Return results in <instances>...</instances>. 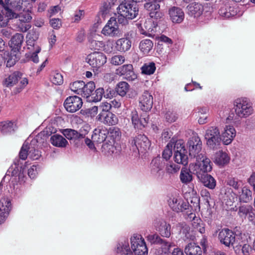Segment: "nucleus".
<instances>
[{
    "label": "nucleus",
    "mask_w": 255,
    "mask_h": 255,
    "mask_svg": "<svg viewBox=\"0 0 255 255\" xmlns=\"http://www.w3.org/2000/svg\"><path fill=\"white\" fill-rule=\"evenodd\" d=\"M18 58L16 56V54L12 55L11 53L9 56H8V58L6 61V66L11 67L13 66L16 61H18Z\"/></svg>",
    "instance_id": "64"
},
{
    "label": "nucleus",
    "mask_w": 255,
    "mask_h": 255,
    "mask_svg": "<svg viewBox=\"0 0 255 255\" xmlns=\"http://www.w3.org/2000/svg\"><path fill=\"white\" fill-rule=\"evenodd\" d=\"M161 0H149L144 5V8L149 11L151 18L156 19L161 18L163 16V13L160 10Z\"/></svg>",
    "instance_id": "10"
},
{
    "label": "nucleus",
    "mask_w": 255,
    "mask_h": 255,
    "mask_svg": "<svg viewBox=\"0 0 255 255\" xmlns=\"http://www.w3.org/2000/svg\"><path fill=\"white\" fill-rule=\"evenodd\" d=\"M19 156L22 160H25L27 156H29V144L27 143H23L19 151Z\"/></svg>",
    "instance_id": "54"
},
{
    "label": "nucleus",
    "mask_w": 255,
    "mask_h": 255,
    "mask_svg": "<svg viewBox=\"0 0 255 255\" xmlns=\"http://www.w3.org/2000/svg\"><path fill=\"white\" fill-rule=\"evenodd\" d=\"M206 144L213 149H218L221 143V135L217 127H210L206 130L204 135Z\"/></svg>",
    "instance_id": "6"
},
{
    "label": "nucleus",
    "mask_w": 255,
    "mask_h": 255,
    "mask_svg": "<svg viewBox=\"0 0 255 255\" xmlns=\"http://www.w3.org/2000/svg\"><path fill=\"white\" fill-rule=\"evenodd\" d=\"M241 183V181H238L237 179L235 178H229L227 182V183L229 186H232L233 188L236 190L239 188Z\"/></svg>",
    "instance_id": "63"
},
{
    "label": "nucleus",
    "mask_w": 255,
    "mask_h": 255,
    "mask_svg": "<svg viewBox=\"0 0 255 255\" xmlns=\"http://www.w3.org/2000/svg\"><path fill=\"white\" fill-rule=\"evenodd\" d=\"M149 170L151 175L157 180H162L165 174L164 164L160 156L153 158L149 164Z\"/></svg>",
    "instance_id": "7"
},
{
    "label": "nucleus",
    "mask_w": 255,
    "mask_h": 255,
    "mask_svg": "<svg viewBox=\"0 0 255 255\" xmlns=\"http://www.w3.org/2000/svg\"><path fill=\"white\" fill-rule=\"evenodd\" d=\"M185 252L188 255H202L201 248L195 243L189 244L185 249Z\"/></svg>",
    "instance_id": "40"
},
{
    "label": "nucleus",
    "mask_w": 255,
    "mask_h": 255,
    "mask_svg": "<svg viewBox=\"0 0 255 255\" xmlns=\"http://www.w3.org/2000/svg\"><path fill=\"white\" fill-rule=\"evenodd\" d=\"M181 152H174V160L178 164L186 165L188 164V155L187 150H181Z\"/></svg>",
    "instance_id": "35"
},
{
    "label": "nucleus",
    "mask_w": 255,
    "mask_h": 255,
    "mask_svg": "<svg viewBox=\"0 0 255 255\" xmlns=\"http://www.w3.org/2000/svg\"><path fill=\"white\" fill-rule=\"evenodd\" d=\"M198 179L203 185L209 189H213L215 188L216 182L215 179L208 173L206 174H198L197 175Z\"/></svg>",
    "instance_id": "29"
},
{
    "label": "nucleus",
    "mask_w": 255,
    "mask_h": 255,
    "mask_svg": "<svg viewBox=\"0 0 255 255\" xmlns=\"http://www.w3.org/2000/svg\"><path fill=\"white\" fill-rule=\"evenodd\" d=\"M110 61L113 65H120L125 61V58L123 55H117L113 56Z\"/></svg>",
    "instance_id": "58"
},
{
    "label": "nucleus",
    "mask_w": 255,
    "mask_h": 255,
    "mask_svg": "<svg viewBox=\"0 0 255 255\" xmlns=\"http://www.w3.org/2000/svg\"><path fill=\"white\" fill-rule=\"evenodd\" d=\"M108 131L109 132L108 134L109 135L108 138H110V140H108V141L116 142L117 141L120 140L121 136V132L118 128H110Z\"/></svg>",
    "instance_id": "43"
},
{
    "label": "nucleus",
    "mask_w": 255,
    "mask_h": 255,
    "mask_svg": "<svg viewBox=\"0 0 255 255\" xmlns=\"http://www.w3.org/2000/svg\"><path fill=\"white\" fill-rule=\"evenodd\" d=\"M159 245L161 246L160 249L162 253L165 255H168L170 253L171 248L174 246L172 243L166 242L164 240H163L162 243Z\"/></svg>",
    "instance_id": "53"
},
{
    "label": "nucleus",
    "mask_w": 255,
    "mask_h": 255,
    "mask_svg": "<svg viewBox=\"0 0 255 255\" xmlns=\"http://www.w3.org/2000/svg\"><path fill=\"white\" fill-rule=\"evenodd\" d=\"M51 144L58 147H65L68 144V141L62 135L58 134H55L50 137Z\"/></svg>",
    "instance_id": "32"
},
{
    "label": "nucleus",
    "mask_w": 255,
    "mask_h": 255,
    "mask_svg": "<svg viewBox=\"0 0 255 255\" xmlns=\"http://www.w3.org/2000/svg\"><path fill=\"white\" fill-rule=\"evenodd\" d=\"M239 197L240 202L248 203L252 199V192L245 186L242 188L241 192H239Z\"/></svg>",
    "instance_id": "41"
},
{
    "label": "nucleus",
    "mask_w": 255,
    "mask_h": 255,
    "mask_svg": "<svg viewBox=\"0 0 255 255\" xmlns=\"http://www.w3.org/2000/svg\"><path fill=\"white\" fill-rule=\"evenodd\" d=\"M45 132H40L35 138L32 139L29 144V157L33 159H38L41 156L40 152L37 149V147L34 146L35 144L39 141V138L44 136Z\"/></svg>",
    "instance_id": "20"
},
{
    "label": "nucleus",
    "mask_w": 255,
    "mask_h": 255,
    "mask_svg": "<svg viewBox=\"0 0 255 255\" xmlns=\"http://www.w3.org/2000/svg\"><path fill=\"white\" fill-rule=\"evenodd\" d=\"M117 252L120 255H132L128 242L127 241L119 243L117 248Z\"/></svg>",
    "instance_id": "37"
},
{
    "label": "nucleus",
    "mask_w": 255,
    "mask_h": 255,
    "mask_svg": "<svg viewBox=\"0 0 255 255\" xmlns=\"http://www.w3.org/2000/svg\"><path fill=\"white\" fill-rule=\"evenodd\" d=\"M11 170L12 176L15 177H18V180L20 182H24L25 177L24 175V169L22 168L21 166H16L15 165V167H12Z\"/></svg>",
    "instance_id": "44"
},
{
    "label": "nucleus",
    "mask_w": 255,
    "mask_h": 255,
    "mask_svg": "<svg viewBox=\"0 0 255 255\" xmlns=\"http://www.w3.org/2000/svg\"><path fill=\"white\" fill-rule=\"evenodd\" d=\"M133 150L136 149L139 152H144L149 149L150 142L144 134H138L129 140Z\"/></svg>",
    "instance_id": "9"
},
{
    "label": "nucleus",
    "mask_w": 255,
    "mask_h": 255,
    "mask_svg": "<svg viewBox=\"0 0 255 255\" xmlns=\"http://www.w3.org/2000/svg\"><path fill=\"white\" fill-rule=\"evenodd\" d=\"M95 89V85L94 82L91 81L86 84L85 83V86L83 88L82 91L81 93V96L86 98L87 99V101H88L92 93Z\"/></svg>",
    "instance_id": "39"
},
{
    "label": "nucleus",
    "mask_w": 255,
    "mask_h": 255,
    "mask_svg": "<svg viewBox=\"0 0 255 255\" xmlns=\"http://www.w3.org/2000/svg\"><path fill=\"white\" fill-rule=\"evenodd\" d=\"M156 69L153 62L145 63L141 67L142 73L146 75L152 74Z\"/></svg>",
    "instance_id": "50"
},
{
    "label": "nucleus",
    "mask_w": 255,
    "mask_h": 255,
    "mask_svg": "<svg viewBox=\"0 0 255 255\" xmlns=\"http://www.w3.org/2000/svg\"><path fill=\"white\" fill-rule=\"evenodd\" d=\"M63 133L68 139L79 138L82 137V135L79 133L77 131L72 129L67 128L64 129Z\"/></svg>",
    "instance_id": "49"
},
{
    "label": "nucleus",
    "mask_w": 255,
    "mask_h": 255,
    "mask_svg": "<svg viewBox=\"0 0 255 255\" xmlns=\"http://www.w3.org/2000/svg\"><path fill=\"white\" fill-rule=\"evenodd\" d=\"M129 84L125 81H121L118 83L116 87V91L118 95L122 97L126 95L129 89Z\"/></svg>",
    "instance_id": "46"
},
{
    "label": "nucleus",
    "mask_w": 255,
    "mask_h": 255,
    "mask_svg": "<svg viewBox=\"0 0 255 255\" xmlns=\"http://www.w3.org/2000/svg\"><path fill=\"white\" fill-rule=\"evenodd\" d=\"M234 108L236 115L231 113L227 118L228 120L235 121L238 117L246 118L253 113L252 104L246 98H238L234 102Z\"/></svg>",
    "instance_id": "3"
},
{
    "label": "nucleus",
    "mask_w": 255,
    "mask_h": 255,
    "mask_svg": "<svg viewBox=\"0 0 255 255\" xmlns=\"http://www.w3.org/2000/svg\"><path fill=\"white\" fill-rule=\"evenodd\" d=\"M11 209V204L9 200L5 198L0 199V224L5 220Z\"/></svg>",
    "instance_id": "21"
},
{
    "label": "nucleus",
    "mask_w": 255,
    "mask_h": 255,
    "mask_svg": "<svg viewBox=\"0 0 255 255\" xmlns=\"http://www.w3.org/2000/svg\"><path fill=\"white\" fill-rule=\"evenodd\" d=\"M157 24L151 19H146L140 23L139 28L142 34L152 36L156 31Z\"/></svg>",
    "instance_id": "17"
},
{
    "label": "nucleus",
    "mask_w": 255,
    "mask_h": 255,
    "mask_svg": "<svg viewBox=\"0 0 255 255\" xmlns=\"http://www.w3.org/2000/svg\"><path fill=\"white\" fill-rule=\"evenodd\" d=\"M119 14L118 23L122 25L128 23V20L133 19L138 14V7L137 3L130 0H121L117 7Z\"/></svg>",
    "instance_id": "2"
},
{
    "label": "nucleus",
    "mask_w": 255,
    "mask_h": 255,
    "mask_svg": "<svg viewBox=\"0 0 255 255\" xmlns=\"http://www.w3.org/2000/svg\"><path fill=\"white\" fill-rule=\"evenodd\" d=\"M85 82L83 81H77L70 84V88L76 94L81 95L83 88L85 86Z\"/></svg>",
    "instance_id": "48"
},
{
    "label": "nucleus",
    "mask_w": 255,
    "mask_h": 255,
    "mask_svg": "<svg viewBox=\"0 0 255 255\" xmlns=\"http://www.w3.org/2000/svg\"><path fill=\"white\" fill-rule=\"evenodd\" d=\"M109 132L108 130L105 127H98L93 131L92 135V140L97 143L107 141L106 138L108 137Z\"/></svg>",
    "instance_id": "22"
},
{
    "label": "nucleus",
    "mask_w": 255,
    "mask_h": 255,
    "mask_svg": "<svg viewBox=\"0 0 255 255\" xmlns=\"http://www.w3.org/2000/svg\"><path fill=\"white\" fill-rule=\"evenodd\" d=\"M236 234L229 229H223L218 234V239L222 244L226 247L233 246L236 241Z\"/></svg>",
    "instance_id": "14"
},
{
    "label": "nucleus",
    "mask_w": 255,
    "mask_h": 255,
    "mask_svg": "<svg viewBox=\"0 0 255 255\" xmlns=\"http://www.w3.org/2000/svg\"><path fill=\"white\" fill-rule=\"evenodd\" d=\"M251 210H253L251 206L244 205L239 207L238 214L240 217L246 218Z\"/></svg>",
    "instance_id": "51"
},
{
    "label": "nucleus",
    "mask_w": 255,
    "mask_h": 255,
    "mask_svg": "<svg viewBox=\"0 0 255 255\" xmlns=\"http://www.w3.org/2000/svg\"><path fill=\"white\" fill-rule=\"evenodd\" d=\"M236 135V131L232 126H226L221 135V140L225 145L230 144Z\"/></svg>",
    "instance_id": "23"
},
{
    "label": "nucleus",
    "mask_w": 255,
    "mask_h": 255,
    "mask_svg": "<svg viewBox=\"0 0 255 255\" xmlns=\"http://www.w3.org/2000/svg\"><path fill=\"white\" fill-rule=\"evenodd\" d=\"M97 119L101 123L108 125H115L118 121L117 116L112 112L99 114Z\"/></svg>",
    "instance_id": "26"
},
{
    "label": "nucleus",
    "mask_w": 255,
    "mask_h": 255,
    "mask_svg": "<svg viewBox=\"0 0 255 255\" xmlns=\"http://www.w3.org/2000/svg\"><path fill=\"white\" fill-rule=\"evenodd\" d=\"M191 172L192 171L190 167L189 169L185 167L181 169L179 177L182 183L187 184L192 181L193 176L191 174Z\"/></svg>",
    "instance_id": "36"
},
{
    "label": "nucleus",
    "mask_w": 255,
    "mask_h": 255,
    "mask_svg": "<svg viewBox=\"0 0 255 255\" xmlns=\"http://www.w3.org/2000/svg\"><path fill=\"white\" fill-rule=\"evenodd\" d=\"M23 73L19 71H15L10 74L5 75L2 81V85L4 87L10 88L17 85V87L13 90L14 94L19 93L28 83V80L23 77Z\"/></svg>",
    "instance_id": "4"
},
{
    "label": "nucleus",
    "mask_w": 255,
    "mask_h": 255,
    "mask_svg": "<svg viewBox=\"0 0 255 255\" xmlns=\"http://www.w3.org/2000/svg\"><path fill=\"white\" fill-rule=\"evenodd\" d=\"M172 144L168 143L162 152V157L166 160L170 159L172 154Z\"/></svg>",
    "instance_id": "57"
},
{
    "label": "nucleus",
    "mask_w": 255,
    "mask_h": 255,
    "mask_svg": "<svg viewBox=\"0 0 255 255\" xmlns=\"http://www.w3.org/2000/svg\"><path fill=\"white\" fill-rule=\"evenodd\" d=\"M153 105V97L147 91H145L139 98V106L140 109L147 112L152 108Z\"/></svg>",
    "instance_id": "19"
},
{
    "label": "nucleus",
    "mask_w": 255,
    "mask_h": 255,
    "mask_svg": "<svg viewBox=\"0 0 255 255\" xmlns=\"http://www.w3.org/2000/svg\"><path fill=\"white\" fill-rule=\"evenodd\" d=\"M26 2L23 0H18L17 2L12 3V8L13 11L7 8L6 16L9 18L18 19L20 23L18 24L19 30L24 32L27 31L31 27L29 24L32 19L31 7H26Z\"/></svg>",
    "instance_id": "1"
},
{
    "label": "nucleus",
    "mask_w": 255,
    "mask_h": 255,
    "mask_svg": "<svg viewBox=\"0 0 255 255\" xmlns=\"http://www.w3.org/2000/svg\"><path fill=\"white\" fill-rule=\"evenodd\" d=\"M82 99L77 96L68 97L64 103L65 109L70 113L76 112L82 107Z\"/></svg>",
    "instance_id": "15"
},
{
    "label": "nucleus",
    "mask_w": 255,
    "mask_h": 255,
    "mask_svg": "<svg viewBox=\"0 0 255 255\" xmlns=\"http://www.w3.org/2000/svg\"><path fill=\"white\" fill-rule=\"evenodd\" d=\"M230 157L227 153L223 151H219L215 156V162L220 165H223L229 162Z\"/></svg>",
    "instance_id": "38"
},
{
    "label": "nucleus",
    "mask_w": 255,
    "mask_h": 255,
    "mask_svg": "<svg viewBox=\"0 0 255 255\" xmlns=\"http://www.w3.org/2000/svg\"><path fill=\"white\" fill-rule=\"evenodd\" d=\"M131 46L130 40L126 38H120L116 42V48L121 52H125L129 50Z\"/></svg>",
    "instance_id": "31"
},
{
    "label": "nucleus",
    "mask_w": 255,
    "mask_h": 255,
    "mask_svg": "<svg viewBox=\"0 0 255 255\" xmlns=\"http://www.w3.org/2000/svg\"><path fill=\"white\" fill-rule=\"evenodd\" d=\"M165 118L169 123L174 122L177 119V114L172 111H168L165 114Z\"/></svg>",
    "instance_id": "62"
},
{
    "label": "nucleus",
    "mask_w": 255,
    "mask_h": 255,
    "mask_svg": "<svg viewBox=\"0 0 255 255\" xmlns=\"http://www.w3.org/2000/svg\"><path fill=\"white\" fill-rule=\"evenodd\" d=\"M188 14L194 17H199L203 13V6L198 2H193L187 6Z\"/></svg>",
    "instance_id": "28"
},
{
    "label": "nucleus",
    "mask_w": 255,
    "mask_h": 255,
    "mask_svg": "<svg viewBox=\"0 0 255 255\" xmlns=\"http://www.w3.org/2000/svg\"><path fill=\"white\" fill-rule=\"evenodd\" d=\"M116 74L122 76L129 81H132L136 79L137 76L133 71V66L131 64H125L116 70Z\"/></svg>",
    "instance_id": "16"
},
{
    "label": "nucleus",
    "mask_w": 255,
    "mask_h": 255,
    "mask_svg": "<svg viewBox=\"0 0 255 255\" xmlns=\"http://www.w3.org/2000/svg\"><path fill=\"white\" fill-rule=\"evenodd\" d=\"M154 226L160 235L163 237L169 238L171 235V225L163 220L157 221Z\"/></svg>",
    "instance_id": "25"
},
{
    "label": "nucleus",
    "mask_w": 255,
    "mask_h": 255,
    "mask_svg": "<svg viewBox=\"0 0 255 255\" xmlns=\"http://www.w3.org/2000/svg\"><path fill=\"white\" fill-rule=\"evenodd\" d=\"M131 252L135 255H147L148 250L144 239L140 235L131 238Z\"/></svg>",
    "instance_id": "8"
},
{
    "label": "nucleus",
    "mask_w": 255,
    "mask_h": 255,
    "mask_svg": "<svg viewBox=\"0 0 255 255\" xmlns=\"http://www.w3.org/2000/svg\"><path fill=\"white\" fill-rule=\"evenodd\" d=\"M241 250L243 255H250V253L252 251V248L248 244H244L243 246L241 245L238 246L235 248V252L237 254H239Z\"/></svg>",
    "instance_id": "52"
},
{
    "label": "nucleus",
    "mask_w": 255,
    "mask_h": 255,
    "mask_svg": "<svg viewBox=\"0 0 255 255\" xmlns=\"http://www.w3.org/2000/svg\"><path fill=\"white\" fill-rule=\"evenodd\" d=\"M169 14L173 23H181L184 19V13L181 8L173 6L169 9Z\"/></svg>",
    "instance_id": "27"
},
{
    "label": "nucleus",
    "mask_w": 255,
    "mask_h": 255,
    "mask_svg": "<svg viewBox=\"0 0 255 255\" xmlns=\"http://www.w3.org/2000/svg\"><path fill=\"white\" fill-rule=\"evenodd\" d=\"M180 166L178 164H175L173 163L167 164L166 166V171L169 174H175L180 169Z\"/></svg>",
    "instance_id": "56"
},
{
    "label": "nucleus",
    "mask_w": 255,
    "mask_h": 255,
    "mask_svg": "<svg viewBox=\"0 0 255 255\" xmlns=\"http://www.w3.org/2000/svg\"><path fill=\"white\" fill-rule=\"evenodd\" d=\"M189 146V155L191 158L200 155L202 151V142L199 136L195 134L190 137L187 143Z\"/></svg>",
    "instance_id": "12"
},
{
    "label": "nucleus",
    "mask_w": 255,
    "mask_h": 255,
    "mask_svg": "<svg viewBox=\"0 0 255 255\" xmlns=\"http://www.w3.org/2000/svg\"><path fill=\"white\" fill-rule=\"evenodd\" d=\"M149 121L148 116L146 113L142 115L140 117V121L138 123L137 129H142L147 125Z\"/></svg>",
    "instance_id": "60"
},
{
    "label": "nucleus",
    "mask_w": 255,
    "mask_h": 255,
    "mask_svg": "<svg viewBox=\"0 0 255 255\" xmlns=\"http://www.w3.org/2000/svg\"><path fill=\"white\" fill-rule=\"evenodd\" d=\"M116 18L112 17L108 20L106 25L102 29V33L106 35L111 37L120 36V29Z\"/></svg>",
    "instance_id": "11"
},
{
    "label": "nucleus",
    "mask_w": 255,
    "mask_h": 255,
    "mask_svg": "<svg viewBox=\"0 0 255 255\" xmlns=\"http://www.w3.org/2000/svg\"><path fill=\"white\" fill-rule=\"evenodd\" d=\"M86 60L91 66L98 68L106 63L107 57L103 53L95 52L89 54Z\"/></svg>",
    "instance_id": "13"
},
{
    "label": "nucleus",
    "mask_w": 255,
    "mask_h": 255,
    "mask_svg": "<svg viewBox=\"0 0 255 255\" xmlns=\"http://www.w3.org/2000/svg\"><path fill=\"white\" fill-rule=\"evenodd\" d=\"M195 159V162L190 164V169L193 174L198 175L206 174L210 172L212 170L210 159L208 158L205 152H201L200 155L193 157Z\"/></svg>",
    "instance_id": "5"
},
{
    "label": "nucleus",
    "mask_w": 255,
    "mask_h": 255,
    "mask_svg": "<svg viewBox=\"0 0 255 255\" xmlns=\"http://www.w3.org/2000/svg\"><path fill=\"white\" fill-rule=\"evenodd\" d=\"M147 240L152 244L159 245L162 243L163 239L157 234H154L148 235Z\"/></svg>",
    "instance_id": "55"
},
{
    "label": "nucleus",
    "mask_w": 255,
    "mask_h": 255,
    "mask_svg": "<svg viewBox=\"0 0 255 255\" xmlns=\"http://www.w3.org/2000/svg\"><path fill=\"white\" fill-rule=\"evenodd\" d=\"M14 131L13 123L11 121H3L0 123V131L3 134L11 133Z\"/></svg>",
    "instance_id": "42"
},
{
    "label": "nucleus",
    "mask_w": 255,
    "mask_h": 255,
    "mask_svg": "<svg viewBox=\"0 0 255 255\" xmlns=\"http://www.w3.org/2000/svg\"><path fill=\"white\" fill-rule=\"evenodd\" d=\"M153 46L152 41L150 39H145L140 41L139 47L144 54H147L152 50Z\"/></svg>",
    "instance_id": "45"
},
{
    "label": "nucleus",
    "mask_w": 255,
    "mask_h": 255,
    "mask_svg": "<svg viewBox=\"0 0 255 255\" xmlns=\"http://www.w3.org/2000/svg\"><path fill=\"white\" fill-rule=\"evenodd\" d=\"M219 16L222 18H229L237 14V10L228 3H223L220 6L218 11Z\"/></svg>",
    "instance_id": "24"
},
{
    "label": "nucleus",
    "mask_w": 255,
    "mask_h": 255,
    "mask_svg": "<svg viewBox=\"0 0 255 255\" xmlns=\"http://www.w3.org/2000/svg\"><path fill=\"white\" fill-rule=\"evenodd\" d=\"M105 90L103 88H98L95 91V93L91 95L89 98L88 102H97L100 101L103 96H104Z\"/></svg>",
    "instance_id": "47"
},
{
    "label": "nucleus",
    "mask_w": 255,
    "mask_h": 255,
    "mask_svg": "<svg viewBox=\"0 0 255 255\" xmlns=\"http://www.w3.org/2000/svg\"><path fill=\"white\" fill-rule=\"evenodd\" d=\"M132 124L135 128H137L138 123L140 121V118L138 117L137 112L135 110L131 111L130 114Z\"/></svg>",
    "instance_id": "61"
},
{
    "label": "nucleus",
    "mask_w": 255,
    "mask_h": 255,
    "mask_svg": "<svg viewBox=\"0 0 255 255\" xmlns=\"http://www.w3.org/2000/svg\"><path fill=\"white\" fill-rule=\"evenodd\" d=\"M103 148L109 154H119L121 150L118 144L113 141H106L103 145Z\"/></svg>",
    "instance_id": "33"
},
{
    "label": "nucleus",
    "mask_w": 255,
    "mask_h": 255,
    "mask_svg": "<svg viewBox=\"0 0 255 255\" xmlns=\"http://www.w3.org/2000/svg\"><path fill=\"white\" fill-rule=\"evenodd\" d=\"M23 36L22 34L16 33L12 36L10 40V46L14 52L18 51L23 42Z\"/></svg>",
    "instance_id": "30"
},
{
    "label": "nucleus",
    "mask_w": 255,
    "mask_h": 255,
    "mask_svg": "<svg viewBox=\"0 0 255 255\" xmlns=\"http://www.w3.org/2000/svg\"><path fill=\"white\" fill-rule=\"evenodd\" d=\"M52 82L57 85H60L63 83V78L61 74L55 72L52 75Z\"/></svg>",
    "instance_id": "59"
},
{
    "label": "nucleus",
    "mask_w": 255,
    "mask_h": 255,
    "mask_svg": "<svg viewBox=\"0 0 255 255\" xmlns=\"http://www.w3.org/2000/svg\"><path fill=\"white\" fill-rule=\"evenodd\" d=\"M116 0H105L100 7V13L103 18L109 14L112 7L114 5Z\"/></svg>",
    "instance_id": "34"
},
{
    "label": "nucleus",
    "mask_w": 255,
    "mask_h": 255,
    "mask_svg": "<svg viewBox=\"0 0 255 255\" xmlns=\"http://www.w3.org/2000/svg\"><path fill=\"white\" fill-rule=\"evenodd\" d=\"M168 202L170 207L177 213L183 212L189 207V204L180 198L172 197L169 198Z\"/></svg>",
    "instance_id": "18"
}]
</instances>
